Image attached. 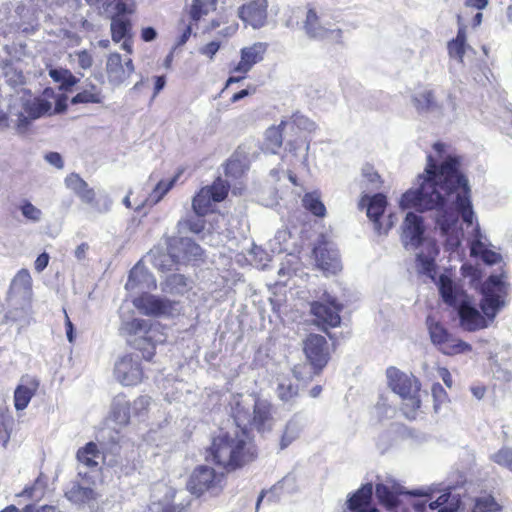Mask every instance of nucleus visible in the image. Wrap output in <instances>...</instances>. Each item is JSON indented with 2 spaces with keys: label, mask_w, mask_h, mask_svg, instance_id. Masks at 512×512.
Instances as JSON below:
<instances>
[{
  "label": "nucleus",
  "mask_w": 512,
  "mask_h": 512,
  "mask_svg": "<svg viewBox=\"0 0 512 512\" xmlns=\"http://www.w3.org/2000/svg\"><path fill=\"white\" fill-rule=\"evenodd\" d=\"M20 210L22 215L32 222H39L42 218V211L28 200L22 201Z\"/></svg>",
  "instance_id": "obj_46"
},
{
  "label": "nucleus",
  "mask_w": 512,
  "mask_h": 512,
  "mask_svg": "<svg viewBox=\"0 0 512 512\" xmlns=\"http://www.w3.org/2000/svg\"><path fill=\"white\" fill-rule=\"evenodd\" d=\"M412 101L419 113L430 112L439 107L434 91L425 87L415 93Z\"/></svg>",
  "instance_id": "obj_28"
},
{
  "label": "nucleus",
  "mask_w": 512,
  "mask_h": 512,
  "mask_svg": "<svg viewBox=\"0 0 512 512\" xmlns=\"http://www.w3.org/2000/svg\"><path fill=\"white\" fill-rule=\"evenodd\" d=\"M465 45L466 26L464 24H460L456 38L450 40L447 45L450 57H454L457 58L459 61H463L465 55Z\"/></svg>",
  "instance_id": "obj_33"
},
{
  "label": "nucleus",
  "mask_w": 512,
  "mask_h": 512,
  "mask_svg": "<svg viewBox=\"0 0 512 512\" xmlns=\"http://www.w3.org/2000/svg\"><path fill=\"white\" fill-rule=\"evenodd\" d=\"M49 259L50 257L46 252L40 254L35 260V270L37 272H42L48 266Z\"/></svg>",
  "instance_id": "obj_62"
},
{
  "label": "nucleus",
  "mask_w": 512,
  "mask_h": 512,
  "mask_svg": "<svg viewBox=\"0 0 512 512\" xmlns=\"http://www.w3.org/2000/svg\"><path fill=\"white\" fill-rule=\"evenodd\" d=\"M303 352L314 374H320L331 358L327 339L316 333L308 334L303 340Z\"/></svg>",
  "instance_id": "obj_10"
},
{
  "label": "nucleus",
  "mask_w": 512,
  "mask_h": 512,
  "mask_svg": "<svg viewBox=\"0 0 512 512\" xmlns=\"http://www.w3.org/2000/svg\"><path fill=\"white\" fill-rule=\"evenodd\" d=\"M78 57V64L82 69H89L93 64V58L87 50H82L76 53Z\"/></svg>",
  "instance_id": "obj_56"
},
{
  "label": "nucleus",
  "mask_w": 512,
  "mask_h": 512,
  "mask_svg": "<svg viewBox=\"0 0 512 512\" xmlns=\"http://www.w3.org/2000/svg\"><path fill=\"white\" fill-rule=\"evenodd\" d=\"M225 486V473L217 472L206 465L195 467L186 484L187 490L196 497L204 495L217 497L223 492Z\"/></svg>",
  "instance_id": "obj_6"
},
{
  "label": "nucleus",
  "mask_w": 512,
  "mask_h": 512,
  "mask_svg": "<svg viewBox=\"0 0 512 512\" xmlns=\"http://www.w3.org/2000/svg\"><path fill=\"white\" fill-rule=\"evenodd\" d=\"M133 305L143 315L154 318H173L178 314L179 302L144 292L133 299Z\"/></svg>",
  "instance_id": "obj_7"
},
{
  "label": "nucleus",
  "mask_w": 512,
  "mask_h": 512,
  "mask_svg": "<svg viewBox=\"0 0 512 512\" xmlns=\"http://www.w3.org/2000/svg\"><path fill=\"white\" fill-rule=\"evenodd\" d=\"M82 202L89 204L93 206L94 208L98 207V202L95 200L96 193L94 189L90 188L89 186L86 187L85 190L78 196Z\"/></svg>",
  "instance_id": "obj_54"
},
{
  "label": "nucleus",
  "mask_w": 512,
  "mask_h": 512,
  "mask_svg": "<svg viewBox=\"0 0 512 512\" xmlns=\"http://www.w3.org/2000/svg\"><path fill=\"white\" fill-rule=\"evenodd\" d=\"M55 93L52 88H46L40 96L32 97L31 95L22 96L20 98V109L13 108L10 111L12 122L15 124L19 133H25L33 121L51 115L52 100Z\"/></svg>",
  "instance_id": "obj_5"
},
{
  "label": "nucleus",
  "mask_w": 512,
  "mask_h": 512,
  "mask_svg": "<svg viewBox=\"0 0 512 512\" xmlns=\"http://www.w3.org/2000/svg\"><path fill=\"white\" fill-rule=\"evenodd\" d=\"M217 4L218 0H192L189 16L193 24L197 25L201 18L215 11Z\"/></svg>",
  "instance_id": "obj_31"
},
{
  "label": "nucleus",
  "mask_w": 512,
  "mask_h": 512,
  "mask_svg": "<svg viewBox=\"0 0 512 512\" xmlns=\"http://www.w3.org/2000/svg\"><path fill=\"white\" fill-rule=\"evenodd\" d=\"M316 267L325 276L336 275L341 272L343 266L336 246L324 235H321L312 251Z\"/></svg>",
  "instance_id": "obj_9"
},
{
  "label": "nucleus",
  "mask_w": 512,
  "mask_h": 512,
  "mask_svg": "<svg viewBox=\"0 0 512 512\" xmlns=\"http://www.w3.org/2000/svg\"><path fill=\"white\" fill-rule=\"evenodd\" d=\"M82 478V482L73 481L65 491V497L74 504H89L96 499V492L90 486L88 477Z\"/></svg>",
  "instance_id": "obj_24"
},
{
  "label": "nucleus",
  "mask_w": 512,
  "mask_h": 512,
  "mask_svg": "<svg viewBox=\"0 0 512 512\" xmlns=\"http://www.w3.org/2000/svg\"><path fill=\"white\" fill-rule=\"evenodd\" d=\"M302 206L316 217L323 218L326 216V207L317 191L305 193L302 197Z\"/></svg>",
  "instance_id": "obj_32"
},
{
  "label": "nucleus",
  "mask_w": 512,
  "mask_h": 512,
  "mask_svg": "<svg viewBox=\"0 0 512 512\" xmlns=\"http://www.w3.org/2000/svg\"><path fill=\"white\" fill-rule=\"evenodd\" d=\"M192 25L193 24H189L184 27L181 34L179 35V37L176 40L175 48H179V47L183 46L189 40V38L192 35Z\"/></svg>",
  "instance_id": "obj_59"
},
{
  "label": "nucleus",
  "mask_w": 512,
  "mask_h": 512,
  "mask_svg": "<svg viewBox=\"0 0 512 512\" xmlns=\"http://www.w3.org/2000/svg\"><path fill=\"white\" fill-rule=\"evenodd\" d=\"M38 388V382L34 379L20 384L14 392V404L17 410L25 409Z\"/></svg>",
  "instance_id": "obj_27"
},
{
  "label": "nucleus",
  "mask_w": 512,
  "mask_h": 512,
  "mask_svg": "<svg viewBox=\"0 0 512 512\" xmlns=\"http://www.w3.org/2000/svg\"><path fill=\"white\" fill-rule=\"evenodd\" d=\"M45 160L57 169L64 167L62 156L58 152H49L45 155Z\"/></svg>",
  "instance_id": "obj_58"
},
{
  "label": "nucleus",
  "mask_w": 512,
  "mask_h": 512,
  "mask_svg": "<svg viewBox=\"0 0 512 512\" xmlns=\"http://www.w3.org/2000/svg\"><path fill=\"white\" fill-rule=\"evenodd\" d=\"M456 222L457 218L454 215L449 214L447 211H444L437 218V225L440 227L443 235H448L450 230L455 226Z\"/></svg>",
  "instance_id": "obj_50"
},
{
  "label": "nucleus",
  "mask_w": 512,
  "mask_h": 512,
  "mask_svg": "<svg viewBox=\"0 0 512 512\" xmlns=\"http://www.w3.org/2000/svg\"><path fill=\"white\" fill-rule=\"evenodd\" d=\"M110 429L115 431L110 439L113 443H120L128 431V399L126 394L120 393L114 397L109 416Z\"/></svg>",
  "instance_id": "obj_13"
},
{
  "label": "nucleus",
  "mask_w": 512,
  "mask_h": 512,
  "mask_svg": "<svg viewBox=\"0 0 512 512\" xmlns=\"http://www.w3.org/2000/svg\"><path fill=\"white\" fill-rule=\"evenodd\" d=\"M181 244L183 246V257L186 260H197L202 257L203 250L195 241L191 239H182Z\"/></svg>",
  "instance_id": "obj_41"
},
{
  "label": "nucleus",
  "mask_w": 512,
  "mask_h": 512,
  "mask_svg": "<svg viewBox=\"0 0 512 512\" xmlns=\"http://www.w3.org/2000/svg\"><path fill=\"white\" fill-rule=\"evenodd\" d=\"M403 487L395 481L388 483H377L375 486V495L378 502L386 509L398 507L399 496L404 494Z\"/></svg>",
  "instance_id": "obj_21"
},
{
  "label": "nucleus",
  "mask_w": 512,
  "mask_h": 512,
  "mask_svg": "<svg viewBox=\"0 0 512 512\" xmlns=\"http://www.w3.org/2000/svg\"><path fill=\"white\" fill-rule=\"evenodd\" d=\"M386 376L389 388L401 399L400 409L404 416L409 420L416 419L422 404L420 380L394 366L386 369Z\"/></svg>",
  "instance_id": "obj_4"
},
{
  "label": "nucleus",
  "mask_w": 512,
  "mask_h": 512,
  "mask_svg": "<svg viewBox=\"0 0 512 512\" xmlns=\"http://www.w3.org/2000/svg\"><path fill=\"white\" fill-rule=\"evenodd\" d=\"M303 29L308 37L316 40H331L334 43L342 42L340 28H328L321 24L320 16L312 5H307V12L303 20Z\"/></svg>",
  "instance_id": "obj_12"
},
{
  "label": "nucleus",
  "mask_w": 512,
  "mask_h": 512,
  "mask_svg": "<svg viewBox=\"0 0 512 512\" xmlns=\"http://www.w3.org/2000/svg\"><path fill=\"white\" fill-rule=\"evenodd\" d=\"M1 68L6 82L9 86L15 88L25 83V76L22 71L16 69L11 60H3Z\"/></svg>",
  "instance_id": "obj_35"
},
{
  "label": "nucleus",
  "mask_w": 512,
  "mask_h": 512,
  "mask_svg": "<svg viewBox=\"0 0 512 512\" xmlns=\"http://www.w3.org/2000/svg\"><path fill=\"white\" fill-rule=\"evenodd\" d=\"M76 458L79 462L78 476L86 478L88 475L83 468L97 469L103 455L94 442H89L77 451Z\"/></svg>",
  "instance_id": "obj_20"
},
{
  "label": "nucleus",
  "mask_w": 512,
  "mask_h": 512,
  "mask_svg": "<svg viewBox=\"0 0 512 512\" xmlns=\"http://www.w3.org/2000/svg\"><path fill=\"white\" fill-rule=\"evenodd\" d=\"M100 95L96 91V88L92 86L91 90H84L77 93L71 100L72 104H80V103H99Z\"/></svg>",
  "instance_id": "obj_45"
},
{
  "label": "nucleus",
  "mask_w": 512,
  "mask_h": 512,
  "mask_svg": "<svg viewBox=\"0 0 512 512\" xmlns=\"http://www.w3.org/2000/svg\"><path fill=\"white\" fill-rule=\"evenodd\" d=\"M221 43L219 41H211L199 49V52L206 56L209 60H213L216 53L219 51Z\"/></svg>",
  "instance_id": "obj_52"
},
{
  "label": "nucleus",
  "mask_w": 512,
  "mask_h": 512,
  "mask_svg": "<svg viewBox=\"0 0 512 512\" xmlns=\"http://www.w3.org/2000/svg\"><path fill=\"white\" fill-rule=\"evenodd\" d=\"M298 120H302V117L294 116L291 121H281L279 125L269 127L265 132V149L277 154L282 147L284 135L288 136L289 132L299 130Z\"/></svg>",
  "instance_id": "obj_15"
},
{
  "label": "nucleus",
  "mask_w": 512,
  "mask_h": 512,
  "mask_svg": "<svg viewBox=\"0 0 512 512\" xmlns=\"http://www.w3.org/2000/svg\"><path fill=\"white\" fill-rule=\"evenodd\" d=\"M128 311L125 309L124 305H121L119 308V317L121 319V325L119 327V333L121 335H125L128 331V322L126 321V315Z\"/></svg>",
  "instance_id": "obj_63"
},
{
  "label": "nucleus",
  "mask_w": 512,
  "mask_h": 512,
  "mask_svg": "<svg viewBox=\"0 0 512 512\" xmlns=\"http://www.w3.org/2000/svg\"><path fill=\"white\" fill-rule=\"evenodd\" d=\"M65 185L68 189L72 190L77 196H79L83 190L88 187L87 182L82 179L77 173H71L66 176Z\"/></svg>",
  "instance_id": "obj_44"
},
{
  "label": "nucleus",
  "mask_w": 512,
  "mask_h": 512,
  "mask_svg": "<svg viewBox=\"0 0 512 512\" xmlns=\"http://www.w3.org/2000/svg\"><path fill=\"white\" fill-rule=\"evenodd\" d=\"M256 91H257L256 86L249 85L247 88L234 93L230 100L232 103H236V102L240 101L241 99H243L244 97L253 95L254 93H256Z\"/></svg>",
  "instance_id": "obj_57"
},
{
  "label": "nucleus",
  "mask_w": 512,
  "mask_h": 512,
  "mask_svg": "<svg viewBox=\"0 0 512 512\" xmlns=\"http://www.w3.org/2000/svg\"><path fill=\"white\" fill-rule=\"evenodd\" d=\"M431 395L433 398V407L435 412L441 408V406L449 402V396L444 387L436 382L431 386Z\"/></svg>",
  "instance_id": "obj_42"
},
{
  "label": "nucleus",
  "mask_w": 512,
  "mask_h": 512,
  "mask_svg": "<svg viewBox=\"0 0 512 512\" xmlns=\"http://www.w3.org/2000/svg\"><path fill=\"white\" fill-rule=\"evenodd\" d=\"M9 424L10 421H6L4 417H0V444H2L3 447H6L10 439Z\"/></svg>",
  "instance_id": "obj_55"
},
{
  "label": "nucleus",
  "mask_w": 512,
  "mask_h": 512,
  "mask_svg": "<svg viewBox=\"0 0 512 512\" xmlns=\"http://www.w3.org/2000/svg\"><path fill=\"white\" fill-rule=\"evenodd\" d=\"M212 198L210 197L208 190L202 187L198 193L193 197L192 207L194 212L198 216H205L211 211Z\"/></svg>",
  "instance_id": "obj_36"
},
{
  "label": "nucleus",
  "mask_w": 512,
  "mask_h": 512,
  "mask_svg": "<svg viewBox=\"0 0 512 512\" xmlns=\"http://www.w3.org/2000/svg\"><path fill=\"white\" fill-rule=\"evenodd\" d=\"M106 71L110 82L114 84H120L124 81L125 69L120 54L111 53L108 56Z\"/></svg>",
  "instance_id": "obj_30"
},
{
  "label": "nucleus",
  "mask_w": 512,
  "mask_h": 512,
  "mask_svg": "<svg viewBox=\"0 0 512 512\" xmlns=\"http://www.w3.org/2000/svg\"><path fill=\"white\" fill-rule=\"evenodd\" d=\"M402 230V240L405 246L410 244L417 248L422 244L425 227L421 216L413 212H408L403 221Z\"/></svg>",
  "instance_id": "obj_18"
},
{
  "label": "nucleus",
  "mask_w": 512,
  "mask_h": 512,
  "mask_svg": "<svg viewBox=\"0 0 512 512\" xmlns=\"http://www.w3.org/2000/svg\"><path fill=\"white\" fill-rule=\"evenodd\" d=\"M111 14V33L114 42L123 40L121 47L128 51V14L125 0H114L108 5Z\"/></svg>",
  "instance_id": "obj_14"
},
{
  "label": "nucleus",
  "mask_w": 512,
  "mask_h": 512,
  "mask_svg": "<svg viewBox=\"0 0 512 512\" xmlns=\"http://www.w3.org/2000/svg\"><path fill=\"white\" fill-rule=\"evenodd\" d=\"M268 50V44L256 42L240 50V61L233 67V72H249L260 63Z\"/></svg>",
  "instance_id": "obj_19"
},
{
  "label": "nucleus",
  "mask_w": 512,
  "mask_h": 512,
  "mask_svg": "<svg viewBox=\"0 0 512 512\" xmlns=\"http://www.w3.org/2000/svg\"><path fill=\"white\" fill-rule=\"evenodd\" d=\"M502 506L491 494L477 497L472 508V512H500Z\"/></svg>",
  "instance_id": "obj_37"
},
{
  "label": "nucleus",
  "mask_w": 512,
  "mask_h": 512,
  "mask_svg": "<svg viewBox=\"0 0 512 512\" xmlns=\"http://www.w3.org/2000/svg\"><path fill=\"white\" fill-rule=\"evenodd\" d=\"M207 459L225 474L233 473L254 462L257 446L245 430L222 432L213 437L207 448Z\"/></svg>",
  "instance_id": "obj_3"
},
{
  "label": "nucleus",
  "mask_w": 512,
  "mask_h": 512,
  "mask_svg": "<svg viewBox=\"0 0 512 512\" xmlns=\"http://www.w3.org/2000/svg\"><path fill=\"white\" fill-rule=\"evenodd\" d=\"M342 310L343 304L327 291L323 292L319 300L310 302V314L315 317L316 324L324 328L340 326Z\"/></svg>",
  "instance_id": "obj_8"
},
{
  "label": "nucleus",
  "mask_w": 512,
  "mask_h": 512,
  "mask_svg": "<svg viewBox=\"0 0 512 512\" xmlns=\"http://www.w3.org/2000/svg\"><path fill=\"white\" fill-rule=\"evenodd\" d=\"M200 217L185 220L187 228L195 234H199L205 229V220Z\"/></svg>",
  "instance_id": "obj_53"
},
{
  "label": "nucleus",
  "mask_w": 512,
  "mask_h": 512,
  "mask_svg": "<svg viewBox=\"0 0 512 512\" xmlns=\"http://www.w3.org/2000/svg\"><path fill=\"white\" fill-rule=\"evenodd\" d=\"M166 284L168 287H170L171 292L174 290L180 292L179 288H184L187 286V279L182 274H172L167 277Z\"/></svg>",
  "instance_id": "obj_51"
},
{
  "label": "nucleus",
  "mask_w": 512,
  "mask_h": 512,
  "mask_svg": "<svg viewBox=\"0 0 512 512\" xmlns=\"http://www.w3.org/2000/svg\"><path fill=\"white\" fill-rule=\"evenodd\" d=\"M439 292L445 304L457 308L461 327L469 332L488 326L505 305L507 284L501 276L490 275L481 285L482 298L479 306L483 315L470 304L468 295L462 286L442 274L439 277Z\"/></svg>",
  "instance_id": "obj_2"
},
{
  "label": "nucleus",
  "mask_w": 512,
  "mask_h": 512,
  "mask_svg": "<svg viewBox=\"0 0 512 512\" xmlns=\"http://www.w3.org/2000/svg\"><path fill=\"white\" fill-rule=\"evenodd\" d=\"M61 85L60 89L64 91H69L74 85L78 83V79L69 71L67 70V74L65 75Z\"/></svg>",
  "instance_id": "obj_60"
},
{
  "label": "nucleus",
  "mask_w": 512,
  "mask_h": 512,
  "mask_svg": "<svg viewBox=\"0 0 512 512\" xmlns=\"http://www.w3.org/2000/svg\"><path fill=\"white\" fill-rule=\"evenodd\" d=\"M184 169L180 168L176 172V174L169 180H160L157 185L155 186L153 190V195L156 198V200L162 199L175 185V183L178 181L180 176L183 174Z\"/></svg>",
  "instance_id": "obj_40"
},
{
  "label": "nucleus",
  "mask_w": 512,
  "mask_h": 512,
  "mask_svg": "<svg viewBox=\"0 0 512 512\" xmlns=\"http://www.w3.org/2000/svg\"><path fill=\"white\" fill-rule=\"evenodd\" d=\"M32 279L28 270L21 269L11 283V289L16 292L27 293L31 289Z\"/></svg>",
  "instance_id": "obj_39"
},
{
  "label": "nucleus",
  "mask_w": 512,
  "mask_h": 512,
  "mask_svg": "<svg viewBox=\"0 0 512 512\" xmlns=\"http://www.w3.org/2000/svg\"><path fill=\"white\" fill-rule=\"evenodd\" d=\"M153 326H156V324L144 319H133L130 321V330H133L134 333H144L143 337L134 340V345L141 352V357L148 361L153 358L156 349L155 341L149 336Z\"/></svg>",
  "instance_id": "obj_17"
},
{
  "label": "nucleus",
  "mask_w": 512,
  "mask_h": 512,
  "mask_svg": "<svg viewBox=\"0 0 512 512\" xmlns=\"http://www.w3.org/2000/svg\"><path fill=\"white\" fill-rule=\"evenodd\" d=\"M492 460L496 464L505 467L512 472V449L501 448L492 455Z\"/></svg>",
  "instance_id": "obj_48"
},
{
  "label": "nucleus",
  "mask_w": 512,
  "mask_h": 512,
  "mask_svg": "<svg viewBox=\"0 0 512 512\" xmlns=\"http://www.w3.org/2000/svg\"><path fill=\"white\" fill-rule=\"evenodd\" d=\"M461 157L448 155L439 165L432 155L427 156L424 173L419 175L420 186L406 191L400 201L404 209L415 208L420 211L442 208L446 196L460 190L455 199L457 211L464 222L472 223L473 209L470 200V186L467 177L460 171Z\"/></svg>",
  "instance_id": "obj_1"
},
{
  "label": "nucleus",
  "mask_w": 512,
  "mask_h": 512,
  "mask_svg": "<svg viewBox=\"0 0 512 512\" xmlns=\"http://www.w3.org/2000/svg\"><path fill=\"white\" fill-rule=\"evenodd\" d=\"M480 257L487 264H495L500 260V255L488 248L483 251Z\"/></svg>",
  "instance_id": "obj_61"
},
{
  "label": "nucleus",
  "mask_w": 512,
  "mask_h": 512,
  "mask_svg": "<svg viewBox=\"0 0 512 512\" xmlns=\"http://www.w3.org/2000/svg\"><path fill=\"white\" fill-rule=\"evenodd\" d=\"M185 506L182 504L162 503L161 501L152 502L144 512H184Z\"/></svg>",
  "instance_id": "obj_47"
},
{
  "label": "nucleus",
  "mask_w": 512,
  "mask_h": 512,
  "mask_svg": "<svg viewBox=\"0 0 512 512\" xmlns=\"http://www.w3.org/2000/svg\"><path fill=\"white\" fill-rule=\"evenodd\" d=\"M438 374H439L440 378L443 380L444 384L448 388H452V386H453V379H452V375H451L450 371L448 370V368H446V367H439L438 368Z\"/></svg>",
  "instance_id": "obj_64"
},
{
  "label": "nucleus",
  "mask_w": 512,
  "mask_h": 512,
  "mask_svg": "<svg viewBox=\"0 0 512 512\" xmlns=\"http://www.w3.org/2000/svg\"><path fill=\"white\" fill-rule=\"evenodd\" d=\"M128 375V359L126 355L119 356L118 359L114 363L113 368V376L114 378L121 383L122 385H126L125 381Z\"/></svg>",
  "instance_id": "obj_43"
},
{
  "label": "nucleus",
  "mask_w": 512,
  "mask_h": 512,
  "mask_svg": "<svg viewBox=\"0 0 512 512\" xmlns=\"http://www.w3.org/2000/svg\"><path fill=\"white\" fill-rule=\"evenodd\" d=\"M238 17L254 29L262 28L267 23L268 1L251 0L238 8Z\"/></svg>",
  "instance_id": "obj_16"
},
{
  "label": "nucleus",
  "mask_w": 512,
  "mask_h": 512,
  "mask_svg": "<svg viewBox=\"0 0 512 512\" xmlns=\"http://www.w3.org/2000/svg\"><path fill=\"white\" fill-rule=\"evenodd\" d=\"M428 330L432 343L445 355L453 356L472 350L470 344L453 337L439 322H429Z\"/></svg>",
  "instance_id": "obj_11"
},
{
  "label": "nucleus",
  "mask_w": 512,
  "mask_h": 512,
  "mask_svg": "<svg viewBox=\"0 0 512 512\" xmlns=\"http://www.w3.org/2000/svg\"><path fill=\"white\" fill-rule=\"evenodd\" d=\"M439 250L435 243H432L429 246L428 253L424 254L423 252L417 254L416 256V264L417 269L420 274H424L430 277L432 280H435L436 276V256L438 255Z\"/></svg>",
  "instance_id": "obj_25"
},
{
  "label": "nucleus",
  "mask_w": 512,
  "mask_h": 512,
  "mask_svg": "<svg viewBox=\"0 0 512 512\" xmlns=\"http://www.w3.org/2000/svg\"><path fill=\"white\" fill-rule=\"evenodd\" d=\"M373 486L371 483L362 485L347 500L351 512H376L372 503Z\"/></svg>",
  "instance_id": "obj_22"
},
{
  "label": "nucleus",
  "mask_w": 512,
  "mask_h": 512,
  "mask_svg": "<svg viewBox=\"0 0 512 512\" xmlns=\"http://www.w3.org/2000/svg\"><path fill=\"white\" fill-rule=\"evenodd\" d=\"M273 423V406L266 400L257 399L253 406L251 426L259 432L270 430Z\"/></svg>",
  "instance_id": "obj_23"
},
{
  "label": "nucleus",
  "mask_w": 512,
  "mask_h": 512,
  "mask_svg": "<svg viewBox=\"0 0 512 512\" xmlns=\"http://www.w3.org/2000/svg\"><path fill=\"white\" fill-rule=\"evenodd\" d=\"M205 189L208 190L213 202H221L227 197L230 184L221 178H217L211 185L205 186Z\"/></svg>",
  "instance_id": "obj_38"
},
{
  "label": "nucleus",
  "mask_w": 512,
  "mask_h": 512,
  "mask_svg": "<svg viewBox=\"0 0 512 512\" xmlns=\"http://www.w3.org/2000/svg\"><path fill=\"white\" fill-rule=\"evenodd\" d=\"M277 394L283 401H290L298 395V386L291 382H282L277 387Z\"/></svg>",
  "instance_id": "obj_49"
},
{
  "label": "nucleus",
  "mask_w": 512,
  "mask_h": 512,
  "mask_svg": "<svg viewBox=\"0 0 512 512\" xmlns=\"http://www.w3.org/2000/svg\"><path fill=\"white\" fill-rule=\"evenodd\" d=\"M367 200V216L375 223H378L383 216L386 206V196L377 193L372 197L365 196L361 199V205Z\"/></svg>",
  "instance_id": "obj_26"
},
{
  "label": "nucleus",
  "mask_w": 512,
  "mask_h": 512,
  "mask_svg": "<svg viewBox=\"0 0 512 512\" xmlns=\"http://www.w3.org/2000/svg\"><path fill=\"white\" fill-rule=\"evenodd\" d=\"M247 170L244 160L237 154L232 155L224 165V174L228 179L238 180Z\"/></svg>",
  "instance_id": "obj_34"
},
{
  "label": "nucleus",
  "mask_w": 512,
  "mask_h": 512,
  "mask_svg": "<svg viewBox=\"0 0 512 512\" xmlns=\"http://www.w3.org/2000/svg\"><path fill=\"white\" fill-rule=\"evenodd\" d=\"M305 122L306 119L302 117V120H298L299 130L297 132H289L288 134L290 138L287 140L285 150L292 156H297L298 152L302 149H304L306 152L309 149L307 137L300 127V125Z\"/></svg>",
  "instance_id": "obj_29"
}]
</instances>
